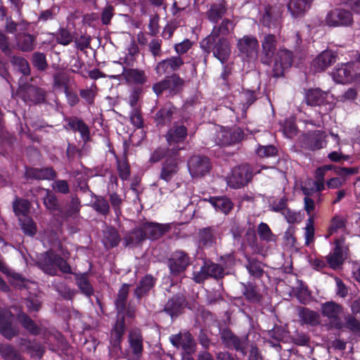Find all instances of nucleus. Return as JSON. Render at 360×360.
<instances>
[{
	"label": "nucleus",
	"mask_w": 360,
	"mask_h": 360,
	"mask_svg": "<svg viewBox=\"0 0 360 360\" xmlns=\"http://www.w3.org/2000/svg\"><path fill=\"white\" fill-rule=\"evenodd\" d=\"M129 343L133 352L139 355L143 350V339L141 332L138 329L131 330L129 333Z\"/></svg>",
	"instance_id": "473e14b6"
},
{
	"label": "nucleus",
	"mask_w": 360,
	"mask_h": 360,
	"mask_svg": "<svg viewBox=\"0 0 360 360\" xmlns=\"http://www.w3.org/2000/svg\"><path fill=\"white\" fill-rule=\"evenodd\" d=\"M187 136V130L184 126L177 125L169 130L167 134L168 150L172 154L185 148L184 140Z\"/></svg>",
	"instance_id": "20e7f679"
},
{
	"label": "nucleus",
	"mask_w": 360,
	"mask_h": 360,
	"mask_svg": "<svg viewBox=\"0 0 360 360\" xmlns=\"http://www.w3.org/2000/svg\"><path fill=\"white\" fill-rule=\"evenodd\" d=\"M13 210L15 214L18 217H24V216H27V214L30 210V202L27 200H16L13 203Z\"/></svg>",
	"instance_id": "c03bdc74"
},
{
	"label": "nucleus",
	"mask_w": 360,
	"mask_h": 360,
	"mask_svg": "<svg viewBox=\"0 0 360 360\" xmlns=\"http://www.w3.org/2000/svg\"><path fill=\"white\" fill-rule=\"evenodd\" d=\"M333 169V165H324L317 168L314 174V191H322L326 188L325 176L326 173Z\"/></svg>",
	"instance_id": "bb28decb"
},
{
	"label": "nucleus",
	"mask_w": 360,
	"mask_h": 360,
	"mask_svg": "<svg viewBox=\"0 0 360 360\" xmlns=\"http://www.w3.org/2000/svg\"><path fill=\"white\" fill-rule=\"evenodd\" d=\"M190 263V258L185 252L176 251L169 259L168 266L172 275L178 276L186 270Z\"/></svg>",
	"instance_id": "9d476101"
},
{
	"label": "nucleus",
	"mask_w": 360,
	"mask_h": 360,
	"mask_svg": "<svg viewBox=\"0 0 360 360\" xmlns=\"http://www.w3.org/2000/svg\"><path fill=\"white\" fill-rule=\"evenodd\" d=\"M321 312L331 323H334L336 328H342V323L340 316L342 314L343 309L341 305L333 301L325 302L321 305Z\"/></svg>",
	"instance_id": "9b49d317"
},
{
	"label": "nucleus",
	"mask_w": 360,
	"mask_h": 360,
	"mask_svg": "<svg viewBox=\"0 0 360 360\" xmlns=\"http://www.w3.org/2000/svg\"><path fill=\"white\" fill-rule=\"evenodd\" d=\"M183 63V60L179 56H173L158 63L155 71L159 75H162L177 70Z\"/></svg>",
	"instance_id": "f3484780"
},
{
	"label": "nucleus",
	"mask_w": 360,
	"mask_h": 360,
	"mask_svg": "<svg viewBox=\"0 0 360 360\" xmlns=\"http://www.w3.org/2000/svg\"><path fill=\"white\" fill-rule=\"evenodd\" d=\"M130 120L131 122L137 128H141L143 127V117L138 108H133L131 112Z\"/></svg>",
	"instance_id": "e2e57ef3"
},
{
	"label": "nucleus",
	"mask_w": 360,
	"mask_h": 360,
	"mask_svg": "<svg viewBox=\"0 0 360 360\" xmlns=\"http://www.w3.org/2000/svg\"><path fill=\"white\" fill-rule=\"evenodd\" d=\"M286 202L287 200L285 198H282L278 200L274 201L271 204V210L274 212H281V213L283 214V212L288 209L286 208Z\"/></svg>",
	"instance_id": "774afa93"
},
{
	"label": "nucleus",
	"mask_w": 360,
	"mask_h": 360,
	"mask_svg": "<svg viewBox=\"0 0 360 360\" xmlns=\"http://www.w3.org/2000/svg\"><path fill=\"white\" fill-rule=\"evenodd\" d=\"M354 64L345 63L338 65L332 72V77L336 83L345 84L352 82L354 79Z\"/></svg>",
	"instance_id": "4468645a"
},
{
	"label": "nucleus",
	"mask_w": 360,
	"mask_h": 360,
	"mask_svg": "<svg viewBox=\"0 0 360 360\" xmlns=\"http://www.w3.org/2000/svg\"><path fill=\"white\" fill-rule=\"evenodd\" d=\"M12 314L6 310H0V333L10 340L18 333V330L11 326Z\"/></svg>",
	"instance_id": "2eb2a0df"
},
{
	"label": "nucleus",
	"mask_w": 360,
	"mask_h": 360,
	"mask_svg": "<svg viewBox=\"0 0 360 360\" xmlns=\"http://www.w3.org/2000/svg\"><path fill=\"white\" fill-rule=\"evenodd\" d=\"M205 266L209 277L221 278L224 275L223 268L217 264H214L210 262H205Z\"/></svg>",
	"instance_id": "8fccbe9b"
},
{
	"label": "nucleus",
	"mask_w": 360,
	"mask_h": 360,
	"mask_svg": "<svg viewBox=\"0 0 360 360\" xmlns=\"http://www.w3.org/2000/svg\"><path fill=\"white\" fill-rule=\"evenodd\" d=\"M179 169L176 160L167 158L162 165L160 179L168 182L177 174Z\"/></svg>",
	"instance_id": "4be33fe9"
},
{
	"label": "nucleus",
	"mask_w": 360,
	"mask_h": 360,
	"mask_svg": "<svg viewBox=\"0 0 360 360\" xmlns=\"http://www.w3.org/2000/svg\"><path fill=\"white\" fill-rule=\"evenodd\" d=\"M352 22V13L341 8L330 11L325 18V23L330 27L349 26Z\"/></svg>",
	"instance_id": "423d86ee"
},
{
	"label": "nucleus",
	"mask_w": 360,
	"mask_h": 360,
	"mask_svg": "<svg viewBox=\"0 0 360 360\" xmlns=\"http://www.w3.org/2000/svg\"><path fill=\"white\" fill-rule=\"evenodd\" d=\"M335 248L327 257L326 260L330 268H339L347 258L348 248L343 245V239H335Z\"/></svg>",
	"instance_id": "6e6552de"
},
{
	"label": "nucleus",
	"mask_w": 360,
	"mask_h": 360,
	"mask_svg": "<svg viewBox=\"0 0 360 360\" xmlns=\"http://www.w3.org/2000/svg\"><path fill=\"white\" fill-rule=\"evenodd\" d=\"M76 283L81 291L86 296L93 294V288L87 278L86 274L77 275Z\"/></svg>",
	"instance_id": "37998d69"
},
{
	"label": "nucleus",
	"mask_w": 360,
	"mask_h": 360,
	"mask_svg": "<svg viewBox=\"0 0 360 360\" xmlns=\"http://www.w3.org/2000/svg\"><path fill=\"white\" fill-rule=\"evenodd\" d=\"M345 326L347 328L350 330L351 331L360 333V321L357 319L348 316L345 318Z\"/></svg>",
	"instance_id": "680f3d73"
},
{
	"label": "nucleus",
	"mask_w": 360,
	"mask_h": 360,
	"mask_svg": "<svg viewBox=\"0 0 360 360\" xmlns=\"http://www.w3.org/2000/svg\"><path fill=\"white\" fill-rule=\"evenodd\" d=\"M28 178L36 179H53L56 177V173L50 167L42 169L31 168L26 171Z\"/></svg>",
	"instance_id": "393cba45"
},
{
	"label": "nucleus",
	"mask_w": 360,
	"mask_h": 360,
	"mask_svg": "<svg viewBox=\"0 0 360 360\" xmlns=\"http://www.w3.org/2000/svg\"><path fill=\"white\" fill-rule=\"evenodd\" d=\"M169 340L174 347H181L186 352H189L193 348V342L189 333H180L173 335L169 338Z\"/></svg>",
	"instance_id": "aec40b11"
},
{
	"label": "nucleus",
	"mask_w": 360,
	"mask_h": 360,
	"mask_svg": "<svg viewBox=\"0 0 360 360\" xmlns=\"http://www.w3.org/2000/svg\"><path fill=\"white\" fill-rule=\"evenodd\" d=\"M20 346L25 347L27 351L33 356L41 357L44 348L38 343H32L25 339H22L20 342Z\"/></svg>",
	"instance_id": "c9c22d12"
},
{
	"label": "nucleus",
	"mask_w": 360,
	"mask_h": 360,
	"mask_svg": "<svg viewBox=\"0 0 360 360\" xmlns=\"http://www.w3.org/2000/svg\"><path fill=\"white\" fill-rule=\"evenodd\" d=\"M314 216H310L307 221L304 228V239L307 245H309L314 240Z\"/></svg>",
	"instance_id": "49530a36"
},
{
	"label": "nucleus",
	"mask_w": 360,
	"mask_h": 360,
	"mask_svg": "<svg viewBox=\"0 0 360 360\" xmlns=\"http://www.w3.org/2000/svg\"><path fill=\"white\" fill-rule=\"evenodd\" d=\"M292 62V53L286 49H280L275 58L273 68L274 77H278L283 75L285 70L291 66Z\"/></svg>",
	"instance_id": "f8f14e48"
},
{
	"label": "nucleus",
	"mask_w": 360,
	"mask_h": 360,
	"mask_svg": "<svg viewBox=\"0 0 360 360\" xmlns=\"http://www.w3.org/2000/svg\"><path fill=\"white\" fill-rule=\"evenodd\" d=\"M304 99L307 104L311 106L328 105V110H331L333 107V96L319 88L308 89Z\"/></svg>",
	"instance_id": "39448f33"
},
{
	"label": "nucleus",
	"mask_w": 360,
	"mask_h": 360,
	"mask_svg": "<svg viewBox=\"0 0 360 360\" xmlns=\"http://www.w3.org/2000/svg\"><path fill=\"white\" fill-rule=\"evenodd\" d=\"M262 52L265 55L266 59L263 63H268L274 55L276 50V39L272 34L265 36L262 44Z\"/></svg>",
	"instance_id": "cd10ccee"
},
{
	"label": "nucleus",
	"mask_w": 360,
	"mask_h": 360,
	"mask_svg": "<svg viewBox=\"0 0 360 360\" xmlns=\"http://www.w3.org/2000/svg\"><path fill=\"white\" fill-rule=\"evenodd\" d=\"M17 319L22 326L32 335L40 333L41 328L24 312L20 313Z\"/></svg>",
	"instance_id": "2f4dec72"
},
{
	"label": "nucleus",
	"mask_w": 360,
	"mask_h": 360,
	"mask_svg": "<svg viewBox=\"0 0 360 360\" xmlns=\"http://www.w3.org/2000/svg\"><path fill=\"white\" fill-rule=\"evenodd\" d=\"M172 112L171 109L164 108L156 114V121L158 124H165L171 121Z\"/></svg>",
	"instance_id": "603ef678"
},
{
	"label": "nucleus",
	"mask_w": 360,
	"mask_h": 360,
	"mask_svg": "<svg viewBox=\"0 0 360 360\" xmlns=\"http://www.w3.org/2000/svg\"><path fill=\"white\" fill-rule=\"evenodd\" d=\"M277 150L273 146H259L257 150V153L260 157H270L276 154Z\"/></svg>",
	"instance_id": "0e129e2a"
},
{
	"label": "nucleus",
	"mask_w": 360,
	"mask_h": 360,
	"mask_svg": "<svg viewBox=\"0 0 360 360\" xmlns=\"http://www.w3.org/2000/svg\"><path fill=\"white\" fill-rule=\"evenodd\" d=\"M326 133L321 130L309 133L304 137V147L311 150L321 149L326 145Z\"/></svg>",
	"instance_id": "ddd939ff"
},
{
	"label": "nucleus",
	"mask_w": 360,
	"mask_h": 360,
	"mask_svg": "<svg viewBox=\"0 0 360 360\" xmlns=\"http://www.w3.org/2000/svg\"><path fill=\"white\" fill-rule=\"evenodd\" d=\"M289 224L299 223L302 221L303 216L300 212H295L287 209L282 214Z\"/></svg>",
	"instance_id": "5fc2aeb1"
},
{
	"label": "nucleus",
	"mask_w": 360,
	"mask_h": 360,
	"mask_svg": "<svg viewBox=\"0 0 360 360\" xmlns=\"http://www.w3.org/2000/svg\"><path fill=\"white\" fill-rule=\"evenodd\" d=\"M218 144L220 145H229L233 143L231 132L229 130L221 129L217 134Z\"/></svg>",
	"instance_id": "4d7b16f0"
},
{
	"label": "nucleus",
	"mask_w": 360,
	"mask_h": 360,
	"mask_svg": "<svg viewBox=\"0 0 360 360\" xmlns=\"http://www.w3.org/2000/svg\"><path fill=\"white\" fill-rule=\"evenodd\" d=\"M19 221L23 232L28 236H33L37 233V226L34 221L28 216L19 217Z\"/></svg>",
	"instance_id": "4c0bfd02"
},
{
	"label": "nucleus",
	"mask_w": 360,
	"mask_h": 360,
	"mask_svg": "<svg viewBox=\"0 0 360 360\" xmlns=\"http://www.w3.org/2000/svg\"><path fill=\"white\" fill-rule=\"evenodd\" d=\"M252 176L250 166L242 165L233 169L231 175L227 177V184L233 188H238L246 185Z\"/></svg>",
	"instance_id": "7ed1b4c3"
},
{
	"label": "nucleus",
	"mask_w": 360,
	"mask_h": 360,
	"mask_svg": "<svg viewBox=\"0 0 360 360\" xmlns=\"http://www.w3.org/2000/svg\"><path fill=\"white\" fill-rule=\"evenodd\" d=\"M209 201L216 210L221 211L225 214H227L233 207L231 200L226 197H212Z\"/></svg>",
	"instance_id": "c85d7f7f"
},
{
	"label": "nucleus",
	"mask_w": 360,
	"mask_h": 360,
	"mask_svg": "<svg viewBox=\"0 0 360 360\" xmlns=\"http://www.w3.org/2000/svg\"><path fill=\"white\" fill-rule=\"evenodd\" d=\"M27 307L30 312L37 311L41 306V301L38 297H29L26 302Z\"/></svg>",
	"instance_id": "69168bd1"
},
{
	"label": "nucleus",
	"mask_w": 360,
	"mask_h": 360,
	"mask_svg": "<svg viewBox=\"0 0 360 360\" xmlns=\"http://www.w3.org/2000/svg\"><path fill=\"white\" fill-rule=\"evenodd\" d=\"M27 90H28L29 94H37L38 97L34 99H32L30 98H27L25 96L21 95L22 90V89H20L19 91H18V94H19L20 96H21L22 98V99L25 101V102H27L28 100H30L34 103H38L44 99V94H42L41 90L37 89L33 86L29 87Z\"/></svg>",
	"instance_id": "052dcab7"
},
{
	"label": "nucleus",
	"mask_w": 360,
	"mask_h": 360,
	"mask_svg": "<svg viewBox=\"0 0 360 360\" xmlns=\"http://www.w3.org/2000/svg\"><path fill=\"white\" fill-rule=\"evenodd\" d=\"M335 61V55L328 50L322 51L314 60L311 66L316 72H321Z\"/></svg>",
	"instance_id": "dca6fc26"
},
{
	"label": "nucleus",
	"mask_w": 360,
	"mask_h": 360,
	"mask_svg": "<svg viewBox=\"0 0 360 360\" xmlns=\"http://www.w3.org/2000/svg\"><path fill=\"white\" fill-rule=\"evenodd\" d=\"M283 134L288 138H292L297 134V127L293 119L287 120L283 127Z\"/></svg>",
	"instance_id": "864d4df0"
},
{
	"label": "nucleus",
	"mask_w": 360,
	"mask_h": 360,
	"mask_svg": "<svg viewBox=\"0 0 360 360\" xmlns=\"http://www.w3.org/2000/svg\"><path fill=\"white\" fill-rule=\"evenodd\" d=\"M298 315L303 323L316 326L320 322L319 314L307 308H300L298 311Z\"/></svg>",
	"instance_id": "c756f323"
},
{
	"label": "nucleus",
	"mask_w": 360,
	"mask_h": 360,
	"mask_svg": "<svg viewBox=\"0 0 360 360\" xmlns=\"http://www.w3.org/2000/svg\"><path fill=\"white\" fill-rule=\"evenodd\" d=\"M18 46L20 49L24 51H31L34 46V39L30 34H19L16 38Z\"/></svg>",
	"instance_id": "a19ab883"
},
{
	"label": "nucleus",
	"mask_w": 360,
	"mask_h": 360,
	"mask_svg": "<svg viewBox=\"0 0 360 360\" xmlns=\"http://www.w3.org/2000/svg\"><path fill=\"white\" fill-rule=\"evenodd\" d=\"M188 167L193 177H201L210 172L211 165L207 158L195 155L188 160Z\"/></svg>",
	"instance_id": "1a4fd4ad"
},
{
	"label": "nucleus",
	"mask_w": 360,
	"mask_h": 360,
	"mask_svg": "<svg viewBox=\"0 0 360 360\" xmlns=\"http://www.w3.org/2000/svg\"><path fill=\"white\" fill-rule=\"evenodd\" d=\"M345 231V220L342 217L335 216L330 221L328 229L327 237L333 236L335 233H342Z\"/></svg>",
	"instance_id": "e433bc0d"
},
{
	"label": "nucleus",
	"mask_w": 360,
	"mask_h": 360,
	"mask_svg": "<svg viewBox=\"0 0 360 360\" xmlns=\"http://www.w3.org/2000/svg\"><path fill=\"white\" fill-rule=\"evenodd\" d=\"M146 238L142 226L135 229L125 238L126 245H134L140 243Z\"/></svg>",
	"instance_id": "de8ad7c7"
},
{
	"label": "nucleus",
	"mask_w": 360,
	"mask_h": 360,
	"mask_svg": "<svg viewBox=\"0 0 360 360\" xmlns=\"http://www.w3.org/2000/svg\"><path fill=\"white\" fill-rule=\"evenodd\" d=\"M234 24L232 20L229 19H224L219 27H214L213 30H215L217 37H219V34L227 35L234 28Z\"/></svg>",
	"instance_id": "09e8293b"
},
{
	"label": "nucleus",
	"mask_w": 360,
	"mask_h": 360,
	"mask_svg": "<svg viewBox=\"0 0 360 360\" xmlns=\"http://www.w3.org/2000/svg\"><path fill=\"white\" fill-rule=\"evenodd\" d=\"M94 209L103 214H106L109 212V205L108 201L101 197L96 198L93 204Z\"/></svg>",
	"instance_id": "bf43d9fd"
},
{
	"label": "nucleus",
	"mask_w": 360,
	"mask_h": 360,
	"mask_svg": "<svg viewBox=\"0 0 360 360\" xmlns=\"http://www.w3.org/2000/svg\"><path fill=\"white\" fill-rule=\"evenodd\" d=\"M0 354L5 360H22L18 351L9 345H0Z\"/></svg>",
	"instance_id": "79ce46f5"
},
{
	"label": "nucleus",
	"mask_w": 360,
	"mask_h": 360,
	"mask_svg": "<svg viewBox=\"0 0 360 360\" xmlns=\"http://www.w3.org/2000/svg\"><path fill=\"white\" fill-rule=\"evenodd\" d=\"M200 47L207 53H213L222 63L227 61L231 48L229 41L224 37H217L215 30L200 42Z\"/></svg>",
	"instance_id": "f257e3e1"
},
{
	"label": "nucleus",
	"mask_w": 360,
	"mask_h": 360,
	"mask_svg": "<svg viewBox=\"0 0 360 360\" xmlns=\"http://www.w3.org/2000/svg\"><path fill=\"white\" fill-rule=\"evenodd\" d=\"M257 233L259 238L266 242H274L276 236L272 233L267 224L261 222L257 227Z\"/></svg>",
	"instance_id": "ea45409f"
},
{
	"label": "nucleus",
	"mask_w": 360,
	"mask_h": 360,
	"mask_svg": "<svg viewBox=\"0 0 360 360\" xmlns=\"http://www.w3.org/2000/svg\"><path fill=\"white\" fill-rule=\"evenodd\" d=\"M223 342L227 347H233L236 351L240 352L243 355L246 354L248 342L246 339H239L229 331L223 333Z\"/></svg>",
	"instance_id": "a211bd4d"
},
{
	"label": "nucleus",
	"mask_w": 360,
	"mask_h": 360,
	"mask_svg": "<svg viewBox=\"0 0 360 360\" xmlns=\"http://www.w3.org/2000/svg\"><path fill=\"white\" fill-rule=\"evenodd\" d=\"M226 11V4L224 2H219L210 6L206 13V15L210 21L216 23L224 15Z\"/></svg>",
	"instance_id": "a878e982"
},
{
	"label": "nucleus",
	"mask_w": 360,
	"mask_h": 360,
	"mask_svg": "<svg viewBox=\"0 0 360 360\" xmlns=\"http://www.w3.org/2000/svg\"><path fill=\"white\" fill-rule=\"evenodd\" d=\"M183 304L182 299L175 303L173 299L168 301L165 306V310L168 311L172 316H176L181 311Z\"/></svg>",
	"instance_id": "6e6d98bb"
},
{
	"label": "nucleus",
	"mask_w": 360,
	"mask_h": 360,
	"mask_svg": "<svg viewBox=\"0 0 360 360\" xmlns=\"http://www.w3.org/2000/svg\"><path fill=\"white\" fill-rule=\"evenodd\" d=\"M45 193L44 198V203L47 209L49 210H56L58 207L57 199L55 195L49 190H43Z\"/></svg>",
	"instance_id": "3c124183"
},
{
	"label": "nucleus",
	"mask_w": 360,
	"mask_h": 360,
	"mask_svg": "<svg viewBox=\"0 0 360 360\" xmlns=\"http://www.w3.org/2000/svg\"><path fill=\"white\" fill-rule=\"evenodd\" d=\"M237 47L243 58H255L257 56L259 43L255 37L246 35L238 40Z\"/></svg>",
	"instance_id": "0eeeda50"
},
{
	"label": "nucleus",
	"mask_w": 360,
	"mask_h": 360,
	"mask_svg": "<svg viewBox=\"0 0 360 360\" xmlns=\"http://www.w3.org/2000/svg\"><path fill=\"white\" fill-rule=\"evenodd\" d=\"M124 331V318L122 316L120 321H117L112 332L110 345L115 349H120V342Z\"/></svg>",
	"instance_id": "7c9ffc66"
},
{
	"label": "nucleus",
	"mask_w": 360,
	"mask_h": 360,
	"mask_svg": "<svg viewBox=\"0 0 360 360\" xmlns=\"http://www.w3.org/2000/svg\"><path fill=\"white\" fill-rule=\"evenodd\" d=\"M146 238L155 240L167 232L169 226L168 224H159L155 223H146L142 225Z\"/></svg>",
	"instance_id": "412c9836"
},
{
	"label": "nucleus",
	"mask_w": 360,
	"mask_h": 360,
	"mask_svg": "<svg viewBox=\"0 0 360 360\" xmlns=\"http://www.w3.org/2000/svg\"><path fill=\"white\" fill-rule=\"evenodd\" d=\"M155 284L154 279L150 276H145L135 290V295L139 298L148 292Z\"/></svg>",
	"instance_id": "58836bf2"
},
{
	"label": "nucleus",
	"mask_w": 360,
	"mask_h": 360,
	"mask_svg": "<svg viewBox=\"0 0 360 360\" xmlns=\"http://www.w3.org/2000/svg\"><path fill=\"white\" fill-rule=\"evenodd\" d=\"M280 18V11L276 8L269 6L265 8V13L261 19V22L269 27H275L278 24Z\"/></svg>",
	"instance_id": "b1692460"
},
{
	"label": "nucleus",
	"mask_w": 360,
	"mask_h": 360,
	"mask_svg": "<svg viewBox=\"0 0 360 360\" xmlns=\"http://www.w3.org/2000/svg\"><path fill=\"white\" fill-rule=\"evenodd\" d=\"M39 264L46 274L51 276L56 274L58 269L63 273H70L71 271V268L67 262L52 251L46 252Z\"/></svg>",
	"instance_id": "f03ea898"
},
{
	"label": "nucleus",
	"mask_w": 360,
	"mask_h": 360,
	"mask_svg": "<svg viewBox=\"0 0 360 360\" xmlns=\"http://www.w3.org/2000/svg\"><path fill=\"white\" fill-rule=\"evenodd\" d=\"M122 75L127 82L129 84H143L146 82L145 72L141 70L124 68Z\"/></svg>",
	"instance_id": "5701e85b"
},
{
	"label": "nucleus",
	"mask_w": 360,
	"mask_h": 360,
	"mask_svg": "<svg viewBox=\"0 0 360 360\" xmlns=\"http://www.w3.org/2000/svg\"><path fill=\"white\" fill-rule=\"evenodd\" d=\"M68 125L72 129L78 131L84 141L89 139V127L82 120L77 118L71 119L68 122Z\"/></svg>",
	"instance_id": "72a5a7b5"
},
{
	"label": "nucleus",
	"mask_w": 360,
	"mask_h": 360,
	"mask_svg": "<svg viewBox=\"0 0 360 360\" xmlns=\"http://www.w3.org/2000/svg\"><path fill=\"white\" fill-rule=\"evenodd\" d=\"M312 0H290L288 8L294 18L303 16L310 8Z\"/></svg>",
	"instance_id": "6ab92c4d"
},
{
	"label": "nucleus",
	"mask_w": 360,
	"mask_h": 360,
	"mask_svg": "<svg viewBox=\"0 0 360 360\" xmlns=\"http://www.w3.org/2000/svg\"><path fill=\"white\" fill-rule=\"evenodd\" d=\"M56 41L64 46L68 45L72 40L71 34L65 29H60L56 34Z\"/></svg>",
	"instance_id": "13d9d810"
},
{
	"label": "nucleus",
	"mask_w": 360,
	"mask_h": 360,
	"mask_svg": "<svg viewBox=\"0 0 360 360\" xmlns=\"http://www.w3.org/2000/svg\"><path fill=\"white\" fill-rule=\"evenodd\" d=\"M129 292V285L124 284L120 289L115 305L119 314H122L125 310L126 300Z\"/></svg>",
	"instance_id": "f704fd0d"
},
{
	"label": "nucleus",
	"mask_w": 360,
	"mask_h": 360,
	"mask_svg": "<svg viewBox=\"0 0 360 360\" xmlns=\"http://www.w3.org/2000/svg\"><path fill=\"white\" fill-rule=\"evenodd\" d=\"M217 235L213 229H205L200 233V242L203 245L210 246L216 243Z\"/></svg>",
	"instance_id": "a18cd8bd"
},
{
	"label": "nucleus",
	"mask_w": 360,
	"mask_h": 360,
	"mask_svg": "<svg viewBox=\"0 0 360 360\" xmlns=\"http://www.w3.org/2000/svg\"><path fill=\"white\" fill-rule=\"evenodd\" d=\"M117 169L121 179L126 180L129 178L130 171L129 165L125 162H118Z\"/></svg>",
	"instance_id": "338daca9"
}]
</instances>
